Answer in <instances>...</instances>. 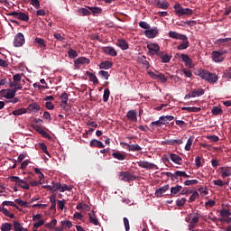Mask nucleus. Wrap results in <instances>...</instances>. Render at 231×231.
<instances>
[{
  "label": "nucleus",
  "mask_w": 231,
  "mask_h": 231,
  "mask_svg": "<svg viewBox=\"0 0 231 231\" xmlns=\"http://www.w3.org/2000/svg\"><path fill=\"white\" fill-rule=\"evenodd\" d=\"M195 75L199 77L202 80L208 82V84H216L219 80V77L216 73H212L207 69H199L196 71Z\"/></svg>",
  "instance_id": "f257e3e1"
},
{
  "label": "nucleus",
  "mask_w": 231,
  "mask_h": 231,
  "mask_svg": "<svg viewBox=\"0 0 231 231\" xmlns=\"http://www.w3.org/2000/svg\"><path fill=\"white\" fill-rule=\"evenodd\" d=\"M175 10L176 15L178 17H182V15H192L194 14V11L190 8H183V6L180 5V4H176L173 6Z\"/></svg>",
  "instance_id": "f03ea898"
},
{
  "label": "nucleus",
  "mask_w": 231,
  "mask_h": 231,
  "mask_svg": "<svg viewBox=\"0 0 231 231\" xmlns=\"http://www.w3.org/2000/svg\"><path fill=\"white\" fill-rule=\"evenodd\" d=\"M7 15L9 17H14L15 19H19V21H23V23H28V21H30V16L24 12L13 11L7 14Z\"/></svg>",
  "instance_id": "7ed1b4c3"
},
{
  "label": "nucleus",
  "mask_w": 231,
  "mask_h": 231,
  "mask_svg": "<svg viewBox=\"0 0 231 231\" xmlns=\"http://www.w3.org/2000/svg\"><path fill=\"white\" fill-rule=\"evenodd\" d=\"M228 53L226 50L214 51L211 53L212 60L214 62H223L225 60V54Z\"/></svg>",
  "instance_id": "20e7f679"
},
{
  "label": "nucleus",
  "mask_w": 231,
  "mask_h": 231,
  "mask_svg": "<svg viewBox=\"0 0 231 231\" xmlns=\"http://www.w3.org/2000/svg\"><path fill=\"white\" fill-rule=\"evenodd\" d=\"M147 74L151 79H153V80H159L162 82V84H165L167 82V77H165V74L158 72V71H152L148 70Z\"/></svg>",
  "instance_id": "39448f33"
},
{
  "label": "nucleus",
  "mask_w": 231,
  "mask_h": 231,
  "mask_svg": "<svg viewBox=\"0 0 231 231\" xmlns=\"http://www.w3.org/2000/svg\"><path fill=\"white\" fill-rule=\"evenodd\" d=\"M10 181L15 183L18 187H20L21 189H24L25 190H28L30 189V184H28L26 180H23L17 176H11Z\"/></svg>",
  "instance_id": "423d86ee"
},
{
  "label": "nucleus",
  "mask_w": 231,
  "mask_h": 231,
  "mask_svg": "<svg viewBox=\"0 0 231 231\" xmlns=\"http://www.w3.org/2000/svg\"><path fill=\"white\" fill-rule=\"evenodd\" d=\"M25 42H26V39L24 38V34H23V32H18L14 36L13 46H14V48H21L24 46Z\"/></svg>",
  "instance_id": "0eeeda50"
},
{
  "label": "nucleus",
  "mask_w": 231,
  "mask_h": 231,
  "mask_svg": "<svg viewBox=\"0 0 231 231\" xmlns=\"http://www.w3.org/2000/svg\"><path fill=\"white\" fill-rule=\"evenodd\" d=\"M119 180H121V181H134L136 180V176L129 171H120Z\"/></svg>",
  "instance_id": "6e6552de"
},
{
  "label": "nucleus",
  "mask_w": 231,
  "mask_h": 231,
  "mask_svg": "<svg viewBox=\"0 0 231 231\" xmlns=\"http://www.w3.org/2000/svg\"><path fill=\"white\" fill-rule=\"evenodd\" d=\"M136 163L138 167H141V169H148L149 171H152L154 169L158 170V166L156 164L147 161H139Z\"/></svg>",
  "instance_id": "1a4fd4ad"
},
{
  "label": "nucleus",
  "mask_w": 231,
  "mask_h": 231,
  "mask_svg": "<svg viewBox=\"0 0 231 231\" xmlns=\"http://www.w3.org/2000/svg\"><path fill=\"white\" fill-rule=\"evenodd\" d=\"M205 95V89L203 88H199V89H194L193 91L188 93L184 98L185 100L189 98H196V97H203Z\"/></svg>",
  "instance_id": "9d476101"
},
{
  "label": "nucleus",
  "mask_w": 231,
  "mask_h": 231,
  "mask_svg": "<svg viewBox=\"0 0 231 231\" xmlns=\"http://www.w3.org/2000/svg\"><path fill=\"white\" fill-rule=\"evenodd\" d=\"M146 48L149 50V53H151V55L158 56L162 53V51H160V45L158 43H148Z\"/></svg>",
  "instance_id": "9b49d317"
},
{
  "label": "nucleus",
  "mask_w": 231,
  "mask_h": 231,
  "mask_svg": "<svg viewBox=\"0 0 231 231\" xmlns=\"http://www.w3.org/2000/svg\"><path fill=\"white\" fill-rule=\"evenodd\" d=\"M158 33H160L158 27H152L144 31V35L147 39H154L158 36Z\"/></svg>",
  "instance_id": "f8f14e48"
},
{
  "label": "nucleus",
  "mask_w": 231,
  "mask_h": 231,
  "mask_svg": "<svg viewBox=\"0 0 231 231\" xmlns=\"http://www.w3.org/2000/svg\"><path fill=\"white\" fill-rule=\"evenodd\" d=\"M102 52L105 55H109V57H116V55H118L116 49H115V47H113V46L103 47Z\"/></svg>",
  "instance_id": "ddd939ff"
},
{
  "label": "nucleus",
  "mask_w": 231,
  "mask_h": 231,
  "mask_svg": "<svg viewBox=\"0 0 231 231\" xmlns=\"http://www.w3.org/2000/svg\"><path fill=\"white\" fill-rule=\"evenodd\" d=\"M25 109L29 115H32V113H39V111H41V105H39L37 102H33L32 104H30Z\"/></svg>",
  "instance_id": "4468645a"
},
{
  "label": "nucleus",
  "mask_w": 231,
  "mask_h": 231,
  "mask_svg": "<svg viewBox=\"0 0 231 231\" xmlns=\"http://www.w3.org/2000/svg\"><path fill=\"white\" fill-rule=\"evenodd\" d=\"M90 62H91V60L88 58L79 57L76 60H74V66H75V68H79V66H80V64L88 65Z\"/></svg>",
  "instance_id": "2eb2a0df"
},
{
  "label": "nucleus",
  "mask_w": 231,
  "mask_h": 231,
  "mask_svg": "<svg viewBox=\"0 0 231 231\" xmlns=\"http://www.w3.org/2000/svg\"><path fill=\"white\" fill-rule=\"evenodd\" d=\"M180 59H181L182 62H184L187 68H194V64L192 63V59H190L189 55L180 54Z\"/></svg>",
  "instance_id": "dca6fc26"
},
{
  "label": "nucleus",
  "mask_w": 231,
  "mask_h": 231,
  "mask_svg": "<svg viewBox=\"0 0 231 231\" xmlns=\"http://www.w3.org/2000/svg\"><path fill=\"white\" fill-rule=\"evenodd\" d=\"M34 129L39 134H42L43 138H47V140H51V135L48 134V132L44 131L42 127H41L39 125H34Z\"/></svg>",
  "instance_id": "f3484780"
},
{
  "label": "nucleus",
  "mask_w": 231,
  "mask_h": 231,
  "mask_svg": "<svg viewBox=\"0 0 231 231\" xmlns=\"http://www.w3.org/2000/svg\"><path fill=\"white\" fill-rule=\"evenodd\" d=\"M180 41H182V42L177 46V50H187L189 48V37L187 35H184L182 38L180 39Z\"/></svg>",
  "instance_id": "a211bd4d"
},
{
  "label": "nucleus",
  "mask_w": 231,
  "mask_h": 231,
  "mask_svg": "<svg viewBox=\"0 0 231 231\" xmlns=\"http://www.w3.org/2000/svg\"><path fill=\"white\" fill-rule=\"evenodd\" d=\"M220 174H221V178H223V180H225V178H230V176H231L230 166L221 167Z\"/></svg>",
  "instance_id": "6ab92c4d"
},
{
  "label": "nucleus",
  "mask_w": 231,
  "mask_h": 231,
  "mask_svg": "<svg viewBox=\"0 0 231 231\" xmlns=\"http://www.w3.org/2000/svg\"><path fill=\"white\" fill-rule=\"evenodd\" d=\"M126 118H128L129 122H138L136 110H129L126 114Z\"/></svg>",
  "instance_id": "aec40b11"
},
{
  "label": "nucleus",
  "mask_w": 231,
  "mask_h": 231,
  "mask_svg": "<svg viewBox=\"0 0 231 231\" xmlns=\"http://www.w3.org/2000/svg\"><path fill=\"white\" fill-rule=\"evenodd\" d=\"M138 62L143 65V68L149 69L151 68V64L149 63V58L142 55L138 57Z\"/></svg>",
  "instance_id": "412c9836"
},
{
  "label": "nucleus",
  "mask_w": 231,
  "mask_h": 231,
  "mask_svg": "<svg viewBox=\"0 0 231 231\" xmlns=\"http://www.w3.org/2000/svg\"><path fill=\"white\" fill-rule=\"evenodd\" d=\"M33 42L35 46H37V48H40V50H46V42L44 41V39L37 37L34 39Z\"/></svg>",
  "instance_id": "4be33fe9"
},
{
  "label": "nucleus",
  "mask_w": 231,
  "mask_h": 231,
  "mask_svg": "<svg viewBox=\"0 0 231 231\" xmlns=\"http://www.w3.org/2000/svg\"><path fill=\"white\" fill-rule=\"evenodd\" d=\"M170 159L176 165H181V163H183V159L176 153H171L170 154Z\"/></svg>",
  "instance_id": "5701e85b"
},
{
  "label": "nucleus",
  "mask_w": 231,
  "mask_h": 231,
  "mask_svg": "<svg viewBox=\"0 0 231 231\" xmlns=\"http://www.w3.org/2000/svg\"><path fill=\"white\" fill-rule=\"evenodd\" d=\"M88 221L91 225H94V226H98L100 225V223L98 222V218L95 214V211H93V214L88 213Z\"/></svg>",
  "instance_id": "b1692460"
},
{
  "label": "nucleus",
  "mask_w": 231,
  "mask_h": 231,
  "mask_svg": "<svg viewBox=\"0 0 231 231\" xmlns=\"http://www.w3.org/2000/svg\"><path fill=\"white\" fill-rule=\"evenodd\" d=\"M169 190V184L164 185L155 190V196L156 198H162L165 192Z\"/></svg>",
  "instance_id": "393cba45"
},
{
  "label": "nucleus",
  "mask_w": 231,
  "mask_h": 231,
  "mask_svg": "<svg viewBox=\"0 0 231 231\" xmlns=\"http://www.w3.org/2000/svg\"><path fill=\"white\" fill-rule=\"evenodd\" d=\"M181 111H187L188 113H199L201 107L198 106H182Z\"/></svg>",
  "instance_id": "a878e982"
},
{
  "label": "nucleus",
  "mask_w": 231,
  "mask_h": 231,
  "mask_svg": "<svg viewBox=\"0 0 231 231\" xmlns=\"http://www.w3.org/2000/svg\"><path fill=\"white\" fill-rule=\"evenodd\" d=\"M166 145H181L183 139H168L165 141Z\"/></svg>",
  "instance_id": "bb28decb"
},
{
  "label": "nucleus",
  "mask_w": 231,
  "mask_h": 231,
  "mask_svg": "<svg viewBox=\"0 0 231 231\" xmlns=\"http://www.w3.org/2000/svg\"><path fill=\"white\" fill-rule=\"evenodd\" d=\"M117 46L123 51L129 50V43L124 39H119L117 41Z\"/></svg>",
  "instance_id": "cd10ccee"
},
{
  "label": "nucleus",
  "mask_w": 231,
  "mask_h": 231,
  "mask_svg": "<svg viewBox=\"0 0 231 231\" xmlns=\"http://www.w3.org/2000/svg\"><path fill=\"white\" fill-rule=\"evenodd\" d=\"M113 63L109 60H105L99 63V69H111Z\"/></svg>",
  "instance_id": "c85d7f7f"
},
{
  "label": "nucleus",
  "mask_w": 231,
  "mask_h": 231,
  "mask_svg": "<svg viewBox=\"0 0 231 231\" xmlns=\"http://www.w3.org/2000/svg\"><path fill=\"white\" fill-rule=\"evenodd\" d=\"M168 36L170 39H177V41H180V39H183L182 37L185 36V34H180L177 32L170 31Z\"/></svg>",
  "instance_id": "c756f323"
},
{
  "label": "nucleus",
  "mask_w": 231,
  "mask_h": 231,
  "mask_svg": "<svg viewBox=\"0 0 231 231\" xmlns=\"http://www.w3.org/2000/svg\"><path fill=\"white\" fill-rule=\"evenodd\" d=\"M90 147H97L98 149H103V147H106V145H104V143H102V141L93 139L90 141Z\"/></svg>",
  "instance_id": "7c9ffc66"
},
{
  "label": "nucleus",
  "mask_w": 231,
  "mask_h": 231,
  "mask_svg": "<svg viewBox=\"0 0 231 231\" xmlns=\"http://www.w3.org/2000/svg\"><path fill=\"white\" fill-rule=\"evenodd\" d=\"M158 57L162 59V62L163 64H168V62H171V59H172V56H169V54H163V52L159 53Z\"/></svg>",
  "instance_id": "2f4dec72"
},
{
  "label": "nucleus",
  "mask_w": 231,
  "mask_h": 231,
  "mask_svg": "<svg viewBox=\"0 0 231 231\" xmlns=\"http://www.w3.org/2000/svg\"><path fill=\"white\" fill-rule=\"evenodd\" d=\"M14 203H17V205H20L21 207H23V208H30V207H32V205L30 204V202L28 201H24L21 199H14Z\"/></svg>",
  "instance_id": "473e14b6"
},
{
  "label": "nucleus",
  "mask_w": 231,
  "mask_h": 231,
  "mask_svg": "<svg viewBox=\"0 0 231 231\" xmlns=\"http://www.w3.org/2000/svg\"><path fill=\"white\" fill-rule=\"evenodd\" d=\"M112 156L115 158V160H118L119 162H124V160L126 158L125 154L120 152H114Z\"/></svg>",
  "instance_id": "72a5a7b5"
},
{
  "label": "nucleus",
  "mask_w": 231,
  "mask_h": 231,
  "mask_svg": "<svg viewBox=\"0 0 231 231\" xmlns=\"http://www.w3.org/2000/svg\"><path fill=\"white\" fill-rule=\"evenodd\" d=\"M26 113H28V110L24 107H22V108L14 110L12 112V115H14V116H21L22 115H26Z\"/></svg>",
  "instance_id": "f704fd0d"
},
{
  "label": "nucleus",
  "mask_w": 231,
  "mask_h": 231,
  "mask_svg": "<svg viewBox=\"0 0 231 231\" xmlns=\"http://www.w3.org/2000/svg\"><path fill=\"white\" fill-rule=\"evenodd\" d=\"M86 75L88 78H89L90 82H93V84H95V86H97L98 84V79L97 78V76L89 71L86 72Z\"/></svg>",
  "instance_id": "c9c22d12"
},
{
  "label": "nucleus",
  "mask_w": 231,
  "mask_h": 231,
  "mask_svg": "<svg viewBox=\"0 0 231 231\" xmlns=\"http://www.w3.org/2000/svg\"><path fill=\"white\" fill-rule=\"evenodd\" d=\"M156 6H158V8H161L162 10H168L169 6H171V4H169V2L167 1H158Z\"/></svg>",
  "instance_id": "e433bc0d"
},
{
  "label": "nucleus",
  "mask_w": 231,
  "mask_h": 231,
  "mask_svg": "<svg viewBox=\"0 0 231 231\" xmlns=\"http://www.w3.org/2000/svg\"><path fill=\"white\" fill-rule=\"evenodd\" d=\"M15 93H17V89H7L5 97L10 100L15 97Z\"/></svg>",
  "instance_id": "4c0bfd02"
},
{
  "label": "nucleus",
  "mask_w": 231,
  "mask_h": 231,
  "mask_svg": "<svg viewBox=\"0 0 231 231\" xmlns=\"http://www.w3.org/2000/svg\"><path fill=\"white\" fill-rule=\"evenodd\" d=\"M230 41H231V38H220V39H217L214 42L218 46H225V44H226V42H230Z\"/></svg>",
  "instance_id": "58836bf2"
},
{
  "label": "nucleus",
  "mask_w": 231,
  "mask_h": 231,
  "mask_svg": "<svg viewBox=\"0 0 231 231\" xmlns=\"http://www.w3.org/2000/svg\"><path fill=\"white\" fill-rule=\"evenodd\" d=\"M0 212H3L6 216V217H10V219L15 218V215L7 210L6 208H4V206L0 208Z\"/></svg>",
  "instance_id": "ea45409f"
},
{
  "label": "nucleus",
  "mask_w": 231,
  "mask_h": 231,
  "mask_svg": "<svg viewBox=\"0 0 231 231\" xmlns=\"http://www.w3.org/2000/svg\"><path fill=\"white\" fill-rule=\"evenodd\" d=\"M60 98L61 100V106H67L69 96L68 95V93L63 92L60 94Z\"/></svg>",
  "instance_id": "a19ab883"
},
{
  "label": "nucleus",
  "mask_w": 231,
  "mask_h": 231,
  "mask_svg": "<svg viewBox=\"0 0 231 231\" xmlns=\"http://www.w3.org/2000/svg\"><path fill=\"white\" fill-rule=\"evenodd\" d=\"M138 151H142V146L138 144H130L128 145V152H136Z\"/></svg>",
  "instance_id": "79ce46f5"
},
{
  "label": "nucleus",
  "mask_w": 231,
  "mask_h": 231,
  "mask_svg": "<svg viewBox=\"0 0 231 231\" xmlns=\"http://www.w3.org/2000/svg\"><path fill=\"white\" fill-rule=\"evenodd\" d=\"M194 143V136H189L187 143H186V145L184 147L185 151H190V147H192V144Z\"/></svg>",
  "instance_id": "37998d69"
},
{
  "label": "nucleus",
  "mask_w": 231,
  "mask_h": 231,
  "mask_svg": "<svg viewBox=\"0 0 231 231\" xmlns=\"http://www.w3.org/2000/svg\"><path fill=\"white\" fill-rule=\"evenodd\" d=\"M190 217V223H194L195 225H198L199 223V214L194 213L189 215Z\"/></svg>",
  "instance_id": "c03bdc74"
},
{
  "label": "nucleus",
  "mask_w": 231,
  "mask_h": 231,
  "mask_svg": "<svg viewBox=\"0 0 231 231\" xmlns=\"http://www.w3.org/2000/svg\"><path fill=\"white\" fill-rule=\"evenodd\" d=\"M212 115H214L215 116H217L219 115H223V108L219 107V106H213L212 110H211Z\"/></svg>",
  "instance_id": "a18cd8bd"
},
{
  "label": "nucleus",
  "mask_w": 231,
  "mask_h": 231,
  "mask_svg": "<svg viewBox=\"0 0 231 231\" xmlns=\"http://www.w3.org/2000/svg\"><path fill=\"white\" fill-rule=\"evenodd\" d=\"M184 176H185V171H177L173 173L172 180L174 181V180H179L180 178H184Z\"/></svg>",
  "instance_id": "49530a36"
},
{
  "label": "nucleus",
  "mask_w": 231,
  "mask_h": 231,
  "mask_svg": "<svg viewBox=\"0 0 231 231\" xmlns=\"http://www.w3.org/2000/svg\"><path fill=\"white\" fill-rule=\"evenodd\" d=\"M2 207H14V208H17V210H19V207L16 206L14 201L5 200L2 202Z\"/></svg>",
  "instance_id": "de8ad7c7"
},
{
  "label": "nucleus",
  "mask_w": 231,
  "mask_h": 231,
  "mask_svg": "<svg viewBox=\"0 0 231 231\" xmlns=\"http://www.w3.org/2000/svg\"><path fill=\"white\" fill-rule=\"evenodd\" d=\"M223 79H226L227 80H231V68H227L224 70Z\"/></svg>",
  "instance_id": "09e8293b"
},
{
  "label": "nucleus",
  "mask_w": 231,
  "mask_h": 231,
  "mask_svg": "<svg viewBox=\"0 0 231 231\" xmlns=\"http://www.w3.org/2000/svg\"><path fill=\"white\" fill-rule=\"evenodd\" d=\"M183 189L182 186L177 185L175 187L171 188V194L176 195L179 192H181V189Z\"/></svg>",
  "instance_id": "8fccbe9b"
},
{
  "label": "nucleus",
  "mask_w": 231,
  "mask_h": 231,
  "mask_svg": "<svg viewBox=\"0 0 231 231\" xmlns=\"http://www.w3.org/2000/svg\"><path fill=\"white\" fill-rule=\"evenodd\" d=\"M98 75L99 77H101V79H104L105 80H109V77H110L109 72L106 70H99Z\"/></svg>",
  "instance_id": "3c124183"
},
{
  "label": "nucleus",
  "mask_w": 231,
  "mask_h": 231,
  "mask_svg": "<svg viewBox=\"0 0 231 231\" xmlns=\"http://www.w3.org/2000/svg\"><path fill=\"white\" fill-rule=\"evenodd\" d=\"M78 14H80L83 15V16L91 15V12H90L88 9L84 8V7L79 8V9L78 10Z\"/></svg>",
  "instance_id": "603ef678"
},
{
  "label": "nucleus",
  "mask_w": 231,
  "mask_h": 231,
  "mask_svg": "<svg viewBox=\"0 0 231 231\" xmlns=\"http://www.w3.org/2000/svg\"><path fill=\"white\" fill-rule=\"evenodd\" d=\"M88 10H91L93 15H99V14H102V8H100V7L88 6Z\"/></svg>",
  "instance_id": "864d4df0"
},
{
  "label": "nucleus",
  "mask_w": 231,
  "mask_h": 231,
  "mask_svg": "<svg viewBox=\"0 0 231 231\" xmlns=\"http://www.w3.org/2000/svg\"><path fill=\"white\" fill-rule=\"evenodd\" d=\"M198 198H199V193H198V191H192L189 200V203H194Z\"/></svg>",
  "instance_id": "5fc2aeb1"
},
{
  "label": "nucleus",
  "mask_w": 231,
  "mask_h": 231,
  "mask_svg": "<svg viewBox=\"0 0 231 231\" xmlns=\"http://www.w3.org/2000/svg\"><path fill=\"white\" fill-rule=\"evenodd\" d=\"M150 127L151 129H152V131H154L156 127H162V122L160 121V119L157 121H153L150 124Z\"/></svg>",
  "instance_id": "6e6d98bb"
},
{
  "label": "nucleus",
  "mask_w": 231,
  "mask_h": 231,
  "mask_svg": "<svg viewBox=\"0 0 231 231\" xmlns=\"http://www.w3.org/2000/svg\"><path fill=\"white\" fill-rule=\"evenodd\" d=\"M0 229L2 231H10V230H12V224H10V223H3L1 225Z\"/></svg>",
  "instance_id": "4d7b16f0"
},
{
  "label": "nucleus",
  "mask_w": 231,
  "mask_h": 231,
  "mask_svg": "<svg viewBox=\"0 0 231 231\" xmlns=\"http://www.w3.org/2000/svg\"><path fill=\"white\" fill-rule=\"evenodd\" d=\"M60 182L52 181L51 187H52V192H57V190H60Z\"/></svg>",
  "instance_id": "13d9d810"
},
{
  "label": "nucleus",
  "mask_w": 231,
  "mask_h": 231,
  "mask_svg": "<svg viewBox=\"0 0 231 231\" xmlns=\"http://www.w3.org/2000/svg\"><path fill=\"white\" fill-rule=\"evenodd\" d=\"M68 55L69 59H77V57H79V53L73 49L69 50Z\"/></svg>",
  "instance_id": "bf43d9fd"
},
{
  "label": "nucleus",
  "mask_w": 231,
  "mask_h": 231,
  "mask_svg": "<svg viewBox=\"0 0 231 231\" xmlns=\"http://www.w3.org/2000/svg\"><path fill=\"white\" fill-rule=\"evenodd\" d=\"M110 95H111V91L109 90V88H106L103 94V102H107V100H109Z\"/></svg>",
  "instance_id": "052dcab7"
},
{
  "label": "nucleus",
  "mask_w": 231,
  "mask_h": 231,
  "mask_svg": "<svg viewBox=\"0 0 231 231\" xmlns=\"http://www.w3.org/2000/svg\"><path fill=\"white\" fill-rule=\"evenodd\" d=\"M219 214L222 217H229L231 216L230 209H221Z\"/></svg>",
  "instance_id": "680f3d73"
},
{
  "label": "nucleus",
  "mask_w": 231,
  "mask_h": 231,
  "mask_svg": "<svg viewBox=\"0 0 231 231\" xmlns=\"http://www.w3.org/2000/svg\"><path fill=\"white\" fill-rule=\"evenodd\" d=\"M9 86H10V88H14V89H16V91L23 89V85H21L17 82H10Z\"/></svg>",
  "instance_id": "e2e57ef3"
},
{
  "label": "nucleus",
  "mask_w": 231,
  "mask_h": 231,
  "mask_svg": "<svg viewBox=\"0 0 231 231\" xmlns=\"http://www.w3.org/2000/svg\"><path fill=\"white\" fill-rule=\"evenodd\" d=\"M185 203H187V199L185 198H181L176 200L177 207H184Z\"/></svg>",
  "instance_id": "0e129e2a"
},
{
  "label": "nucleus",
  "mask_w": 231,
  "mask_h": 231,
  "mask_svg": "<svg viewBox=\"0 0 231 231\" xmlns=\"http://www.w3.org/2000/svg\"><path fill=\"white\" fill-rule=\"evenodd\" d=\"M198 183H199V180H186L184 182V185L186 187H189L190 185H198Z\"/></svg>",
  "instance_id": "69168bd1"
},
{
  "label": "nucleus",
  "mask_w": 231,
  "mask_h": 231,
  "mask_svg": "<svg viewBox=\"0 0 231 231\" xmlns=\"http://www.w3.org/2000/svg\"><path fill=\"white\" fill-rule=\"evenodd\" d=\"M61 225L64 228H71V226H73V223L69 220H62Z\"/></svg>",
  "instance_id": "338daca9"
},
{
  "label": "nucleus",
  "mask_w": 231,
  "mask_h": 231,
  "mask_svg": "<svg viewBox=\"0 0 231 231\" xmlns=\"http://www.w3.org/2000/svg\"><path fill=\"white\" fill-rule=\"evenodd\" d=\"M199 192H200V196H208V188H199Z\"/></svg>",
  "instance_id": "774afa93"
}]
</instances>
